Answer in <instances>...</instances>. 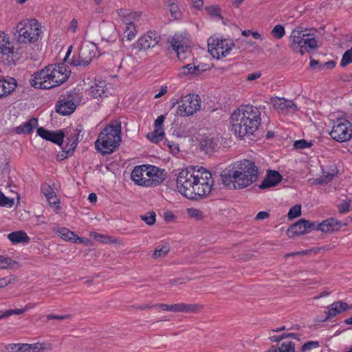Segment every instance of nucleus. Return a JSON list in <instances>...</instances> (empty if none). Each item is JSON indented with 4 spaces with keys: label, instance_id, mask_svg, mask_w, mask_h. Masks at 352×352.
<instances>
[{
    "label": "nucleus",
    "instance_id": "0eeeda50",
    "mask_svg": "<svg viewBox=\"0 0 352 352\" xmlns=\"http://www.w3.org/2000/svg\"><path fill=\"white\" fill-rule=\"evenodd\" d=\"M289 47L294 52H299L301 55L309 53L317 49V41L307 29L298 27L292 30L290 36Z\"/></svg>",
    "mask_w": 352,
    "mask_h": 352
},
{
    "label": "nucleus",
    "instance_id": "49530a36",
    "mask_svg": "<svg viewBox=\"0 0 352 352\" xmlns=\"http://www.w3.org/2000/svg\"><path fill=\"white\" fill-rule=\"evenodd\" d=\"M16 278L14 276H9L0 278V288H3L8 285L14 283Z\"/></svg>",
    "mask_w": 352,
    "mask_h": 352
},
{
    "label": "nucleus",
    "instance_id": "412c9836",
    "mask_svg": "<svg viewBox=\"0 0 352 352\" xmlns=\"http://www.w3.org/2000/svg\"><path fill=\"white\" fill-rule=\"evenodd\" d=\"M314 230H321L322 232L329 233L339 229L340 222L333 218H329L320 223H314Z\"/></svg>",
    "mask_w": 352,
    "mask_h": 352
},
{
    "label": "nucleus",
    "instance_id": "13d9d810",
    "mask_svg": "<svg viewBox=\"0 0 352 352\" xmlns=\"http://www.w3.org/2000/svg\"><path fill=\"white\" fill-rule=\"evenodd\" d=\"M69 318V315L60 316V315L49 314L47 316V320L56 319V320H63L67 319Z\"/></svg>",
    "mask_w": 352,
    "mask_h": 352
},
{
    "label": "nucleus",
    "instance_id": "37998d69",
    "mask_svg": "<svg viewBox=\"0 0 352 352\" xmlns=\"http://www.w3.org/2000/svg\"><path fill=\"white\" fill-rule=\"evenodd\" d=\"M77 143H75V142H73V143L71 144V147L68 150H63L62 152L59 153L57 155L58 159L63 160L64 159H66L69 157V154L72 153V151L74 150Z\"/></svg>",
    "mask_w": 352,
    "mask_h": 352
},
{
    "label": "nucleus",
    "instance_id": "423d86ee",
    "mask_svg": "<svg viewBox=\"0 0 352 352\" xmlns=\"http://www.w3.org/2000/svg\"><path fill=\"white\" fill-rule=\"evenodd\" d=\"M166 176L164 170L152 165L135 166L131 173V179L136 184L147 187L158 186Z\"/></svg>",
    "mask_w": 352,
    "mask_h": 352
},
{
    "label": "nucleus",
    "instance_id": "20e7f679",
    "mask_svg": "<svg viewBox=\"0 0 352 352\" xmlns=\"http://www.w3.org/2000/svg\"><path fill=\"white\" fill-rule=\"evenodd\" d=\"M70 73L64 63L50 65L34 73L30 85L35 88L49 89L65 82Z\"/></svg>",
    "mask_w": 352,
    "mask_h": 352
},
{
    "label": "nucleus",
    "instance_id": "603ef678",
    "mask_svg": "<svg viewBox=\"0 0 352 352\" xmlns=\"http://www.w3.org/2000/svg\"><path fill=\"white\" fill-rule=\"evenodd\" d=\"M36 132H37V134L40 137H41L43 139L46 140H48L49 139H50L51 131H47V130L45 129L44 128L39 127L37 129Z\"/></svg>",
    "mask_w": 352,
    "mask_h": 352
},
{
    "label": "nucleus",
    "instance_id": "473e14b6",
    "mask_svg": "<svg viewBox=\"0 0 352 352\" xmlns=\"http://www.w3.org/2000/svg\"><path fill=\"white\" fill-rule=\"evenodd\" d=\"M19 267V263L10 258L0 255V268L1 269H12Z\"/></svg>",
    "mask_w": 352,
    "mask_h": 352
},
{
    "label": "nucleus",
    "instance_id": "7c9ffc66",
    "mask_svg": "<svg viewBox=\"0 0 352 352\" xmlns=\"http://www.w3.org/2000/svg\"><path fill=\"white\" fill-rule=\"evenodd\" d=\"M57 233L64 240L69 241L74 243H77L78 241L81 242V239L78 236L66 228H60L59 230H58Z\"/></svg>",
    "mask_w": 352,
    "mask_h": 352
},
{
    "label": "nucleus",
    "instance_id": "ddd939ff",
    "mask_svg": "<svg viewBox=\"0 0 352 352\" xmlns=\"http://www.w3.org/2000/svg\"><path fill=\"white\" fill-rule=\"evenodd\" d=\"M201 100L198 95L188 94L182 99V104L177 109V114L188 116L196 113L200 109Z\"/></svg>",
    "mask_w": 352,
    "mask_h": 352
},
{
    "label": "nucleus",
    "instance_id": "4d7b16f0",
    "mask_svg": "<svg viewBox=\"0 0 352 352\" xmlns=\"http://www.w3.org/2000/svg\"><path fill=\"white\" fill-rule=\"evenodd\" d=\"M261 76V72L258 71V72H256L254 73L248 74L246 76V79L248 81H252V80L259 78Z\"/></svg>",
    "mask_w": 352,
    "mask_h": 352
},
{
    "label": "nucleus",
    "instance_id": "c756f323",
    "mask_svg": "<svg viewBox=\"0 0 352 352\" xmlns=\"http://www.w3.org/2000/svg\"><path fill=\"white\" fill-rule=\"evenodd\" d=\"M41 190L50 206H55L59 203L58 199L54 193V191L48 184H45L43 185L41 187Z\"/></svg>",
    "mask_w": 352,
    "mask_h": 352
},
{
    "label": "nucleus",
    "instance_id": "39448f33",
    "mask_svg": "<svg viewBox=\"0 0 352 352\" xmlns=\"http://www.w3.org/2000/svg\"><path fill=\"white\" fill-rule=\"evenodd\" d=\"M121 122L111 121L99 133L95 142L96 149L103 155L113 153L121 142Z\"/></svg>",
    "mask_w": 352,
    "mask_h": 352
},
{
    "label": "nucleus",
    "instance_id": "dca6fc26",
    "mask_svg": "<svg viewBox=\"0 0 352 352\" xmlns=\"http://www.w3.org/2000/svg\"><path fill=\"white\" fill-rule=\"evenodd\" d=\"M126 11L120 10L119 11L120 15L125 16ZM140 15L135 12L128 14V16H124L123 19V22L126 24V28L124 29V36L127 38L128 40L131 41L135 38L137 30L134 23V21L138 19Z\"/></svg>",
    "mask_w": 352,
    "mask_h": 352
},
{
    "label": "nucleus",
    "instance_id": "7ed1b4c3",
    "mask_svg": "<svg viewBox=\"0 0 352 352\" xmlns=\"http://www.w3.org/2000/svg\"><path fill=\"white\" fill-rule=\"evenodd\" d=\"M261 122L259 109L250 104L240 106L230 116L231 130L239 138L252 135Z\"/></svg>",
    "mask_w": 352,
    "mask_h": 352
},
{
    "label": "nucleus",
    "instance_id": "72a5a7b5",
    "mask_svg": "<svg viewBox=\"0 0 352 352\" xmlns=\"http://www.w3.org/2000/svg\"><path fill=\"white\" fill-rule=\"evenodd\" d=\"M164 135L163 129H155L153 131L148 133L146 136L151 142L157 143L163 139Z\"/></svg>",
    "mask_w": 352,
    "mask_h": 352
},
{
    "label": "nucleus",
    "instance_id": "aec40b11",
    "mask_svg": "<svg viewBox=\"0 0 352 352\" xmlns=\"http://www.w3.org/2000/svg\"><path fill=\"white\" fill-rule=\"evenodd\" d=\"M349 310V305L343 301L338 300L333 302L327 307V310L324 313L327 314L326 318L324 321H327L329 319L333 318L338 314H340L346 311Z\"/></svg>",
    "mask_w": 352,
    "mask_h": 352
},
{
    "label": "nucleus",
    "instance_id": "680f3d73",
    "mask_svg": "<svg viewBox=\"0 0 352 352\" xmlns=\"http://www.w3.org/2000/svg\"><path fill=\"white\" fill-rule=\"evenodd\" d=\"M23 313H24L23 309H16L7 310V315H8V316H10L11 315H14V314L20 315Z\"/></svg>",
    "mask_w": 352,
    "mask_h": 352
},
{
    "label": "nucleus",
    "instance_id": "e433bc0d",
    "mask_svg": "<svg viewBox=\"0 0 352 352\" xmlns=\"http://www.w3.org/2000/svg\"><path fill=\"white\" fill-rule=\"evenodd\" d=\"M279 352H295V344L292 341L283 342L278 346Z\"/></svg>",
    "mask_w": 352,
    "mask_h": 352
},
{
    "label": "nucleus",
    "instance_id": "0e129e2a",
    "mask_svg": "<svg viewBox=\"0 0 352 352\" xmlns=\"http://www.w3.org/2000/svg\"><path fill=\"white\" fill-rule=\"evenodd\" d=\"M77 28H78V21L76 19H73L70 22L69 30L73 33H75L76 32Z\"/></svg>",
    "mask_w": 352,
    "mask_h": 352
},
{
    "label": "nucleus",
    "instance_id": "69168bd1",
    "mask_svg": "<svg viewBox=\"0 0 352 352\" xmlns=\"http://www.w3.org/2000/svg\"><path fill=\"white\" fill-rule=\"evenodd\" d=\"M167 146L169 147L170 150L172 152L177 153L179 151L178 144H175V143H171L170 144V142H167Z\"/></svg>",
    "mask_w": 352,
    "mask_h": 352
},
{
    "label": "nucleus",
    "instance_id": "864d4df0",
    "mask_svg": "<svg viewBox=\"0 0 352 352\" xmlns=\"http://www.w3.org/2000/svg\"><path fill=\"white\" fill-rule=\"evenodd\" d=\"M91 236L94 238L96 240L98 241H100V242H102V243H107L109 239V237L107 236H105V235H102V234H98V233H93V234H91Z\"/></svg>",
    "mask_w": 352,
    "mask_h": 352
},
{
    "label": "nucleus",
    "instance_id": "5701e85b",
    "mask_svg": "<svg viewBox=\"0 0 352 352\" xmlns=\"http://www.w3.org/2000/svg\"><path fill=\"white\" fill-rule=\"evenodd\" d=\"M207 69L206 65H195L187 64L179 68V75L195 76L200 75L204 71Z\"/></svg>",
    "mask_w": 352,
    "mask_h": 352
},
{
    "label": "nucleus",
    "instance_id": "052dcab7",
    "mask_svg": "<svg viewBox=\"0 0 352 352\" xmlns=\"http://www.w3.org/2000/svg\"><path fill=\"white\" fill-rule=\"evenodd\" d=\"M309 250H302V251H298V252H293L291 253L286 254L284 256L285 257H289V256H301V255H306L308 254Z\"/></svg>",
    "mask_w": 352,
    "mask_h": 352
},
{
    "label": "nucleus",
    "instance_id": "f704fd0d",
    "mask_svg": "<svg viewBox=\"0 0 352 352\" xmlns=\"http://www.w3.org/2000/svg\"><path fill=\"white\" fill-rule=\"evenodd\" d=\"M336 173L337 170L335 169L331 170V172L323 171L322 176L317 179V182L318 184H327L333 179Z\"/></svg>",
    "mask_w": 352,
    "mask_h": 352
},
{
    "label": "nucleus",
    "instance_id": "4c0bfd02",
    "mask_svg": "<svg viewBox=\"0 0 352 352\" xmlns=\"http://www.w3.org/2000/svg\"><path fill=\"white\" fill-rule=\"evenodd\" d=\"M155 213L153 211L148 212L145 214H142L140 216V219L145 221V223L148 226H152L155 222Z\"/></svg>",
    "mask_w": 352,
    "mask_h": 352
},
{
    "label": "nucleus",
    "instance_id": "338daca9",
    "mask_svg": "<svg viewBox=\"0 0 352 352\" xmlns=\"http://www.w3.org/2000/svg\"><path fill=\"white\" fill-rule=\"evenodd\" d=\"M155 307H160L162 310H164V311H171V305H169L167 304L160 303V304L155 305Z\"/></svg>",
    "mask_w": 352,
    "mask_h": 352
},
{
    "label": "nucleus",
    "instance_id": "5fc2aeb1",
    "mask_svg": "<svg viewBox=\"0 0 352 352\" xmlns=\"http://www.w3.org/2000/svg\"><path fill=\"white\" fill-rule=\"evenodd\" d=\"M165 120V116L164 115H161L157 117V118L155 121V129H163L162 126Z\"/></svg>",
    "mask_w": 352,
    "mask_h": 352
},
{
    "label": "nucleus",
    "instance_id": "2eb2a0df",
    "mask_svg": "<svg viewBox=\"0 0 352 352\" xmlns=\"http://www.w3.org/2000/svg\"><path fill=\"white\" fill-rule=\"evenodd\" d=\"M76 96L67 94L62 95L56 104V111L62 116L72 114L76 109Z\"/></svg>",
    "mask_w": 352,
    "mask_h": 352
},
{
    "label": "nucleus",
    "instance_id": "09e8293b",
    "mask_svg": "<svg viewBox=\"0 0 352 352\" xmlns=\"http://www.w3.org/2000/svg\"><path fill=\"white\" fill-rule=\"evenodd\" d=\"M319 346L318 341H309L305 342L301 347V351L305 352Z\"/></svg>",
    "mask_w": 352,
    "mask_h": 352
},
{
    "label": "nucleus",
    "instance_id": "ea45409f",
    "mask_svg": "<svg viewBox=\"0 0 352 352\" xmlns=\"http://www.w3.org/2000/svg\"><path fill=\"white\" fill-rule=\"evenodd\" d=\"M271 34L274 38L280 39L283 38L285 34V28L281 25H276L272 30Z\"/></svg>",
    "mask_w": 352,
    "mask_h": 352
},
{
    "label": "nucleus",
    "instance_id": "4be33fe9",
    "mask_svg": "<svg viewBox=\"0 0 352 352\" xmlns=\"http://www.w3.org/2000/svg\"><path fill=\"white\" fill-rule=\"evenodd\" d=\"M202 309V305L199 304L176 303L171 305V311L182 313H198Z\"/></svg>",
    "mask_w": 352,
    "mask_h": 352
},
{
    "label": "nucleus",
    "instance_id": "cd10ccee",
    "mask_svg": "<svg viewBox=\"0 0 352 352\" xmlns=\"http://www.w3.org/2000/svg\"><path fill=\"white\" fill-rule=\"evenodd\" d=\"M170 250V244L168 242H162L159 243L155 248L152 258L157 259L160 258H164Z\"/></svg>",
    "mask_w": 352,
    "mask_h": 352
},
{
    "label": "nucleus",
    "instance_id": "e2e57ef3",
    "mask_svg": "<svg viewBox=\"0 0 352 352\" xmlns=\"http://www.w3.org/2000/svg\"><path fill=\"white\" fill-rule=\"evenodd\" d=\"M30 347V344L19 343V352H31Z\"/></svg>",
    "mask_w": 352,
    "mask_h": 352
},
{
    "label": "nucleus",
    "instance_id": "c03bdc74",
    "mask_svg": "<svg viewBox=\"0 0 352 352\" xmlns=\"http://www.w3.org/2000/svg\"><path fill=\"white\" fill-rule=\"evenodd\" d=\"M14 205V199L6 197L0 192V206L12 207Z\"/></svg>",
    "mask_w": 352,
    "mask_h": 352
},
{
    "label": "nucleus",
    "instance_id": "f03ea898",
    "mask_svg": "<svg viewBox=\"0 0 352 352\" xmlns=\"http://www.w3.org/2000/svg\"><path fill=\"white\" fill-rule=\"evenodd\" d=\"M258 170L250 160L237 161L221 175L223 183L230 188H243L258 179Z\"/></svg>",
    "mask_w": 352,
    "mask_h": 352
},
{
    "label": "nucleus",
    "instance_id": "f257e3e1",
    "mask_svg": "<svg viewBox=\"0 0 352 352\" xmlns=\"http://www.w3.org/2000/svg\"><path fill=\"white\" fill-rule=\"evenodd\" d=\"M213 184L211 173L203 167L182 170L177 177L178 191L190 199L208 195Z\"/></svg>",
    "mask_w": 352,
    "mask_h": 352
},
{
    "label": "nucleus",
    "instance_id": "58836bf2",
    "mask_svg": "<svg viewBox=\"0 0 352 352\" xmlns=\"http://www.w3.org/2000/svg\"><path fill=\"white\" fill-rule=\"evenodd\" d=\"M187 214L190 217L194 218L197 220H201L204 217L203 212L201 210L195 208H188Z\"/></svg>",
    "mask_w": 352,
    "mask_h": 352
},
{
    "label": "nucleus",
    "instance_id": "6e6d98bb",
    "mask_svg": "<svg viewBox=\"0 0 352 352\" xmlns=\"http://www.w3.org/2000/svg\"><path fill=\"white\" fill-rule=\"evenodd\" d=\"M206 10L210 15L220 16V9L218 7L210 6L206 8Z\"/></svg>",
    "mask_w": 352,
    "mask_h": 352
},
{
    "label": "nucleus",
    "instance_id": "2f4dec72",
    "mask_svg": "<svg viewBox=\"0 0 352 352\" xmlns=\"http://www.w3.org/2000/svg\"><path fill=\"white\" fill-rule=\"evenodd\" d=\"M217 146V143L212 138L204 137L201 140L200 147L206 153L213 151Z\"/></svg>",
    "mask_w": 352,
    "mask_h": 352
},
{
    "label": "nucleus",
    "instance_id": "bf43d9fd",
    "mask_svg": "<svg viewBox=\"0 0 352 352\" xmlns=\"http://www.w3.org/2000/svg\"><path fill=\"white\" fill-rule=\"evenodd\" d=\"M269 217H270L269 212H265V211H261L256 214L255 219L258 220V221L264 220L265 219H267Z\"/></svg>",
    "mask_w": 352,
    "mask_h": 352
},
{
    "label": "nucleus",
    "instance_id": "6e6552de",
    "mask_svg": "<svg viewBox=\"0 0 352 352\" xmlns=\"http://www.w3.org/2000/svg\"><path fill=\"white\" fill-rule=\"evenodd\" d=\"M41 25L35 19L24 20L16 27L19 34L18 41L21 43H32L38 39Z\"/></svg>",
    "mask_w": 352,
    "mask_h": 352
},
{
    "label": "nucleus",
    "instance_id": "4468645a",
    "mask_svg": "<svg viewBox=\"0 0 352 352\" xmlns=\"http://www.w3.org/2000/svg\"><path fill=\"white\" fill-rule=\"evenodd\" d=\"M0 54L8 64H14L19 59L18 50H14V46L4 32H0Z\"/></svg>",
    "mask_w": 352,
    "mask_h": 352
},
{
    "label": "nucleus",
    "instance_id": "bb28decb",
    "mask_svg": "<svg viewBox=\"0 0 352 352\" xmlns=\"http://www.w3.org/2000/svg\"><path fill=\"white\" fill-rule=\"evenodd\" d=\"M106 82L104 81L93 82L88 89L89 94L94 98L106 96Z\"/></svg>",
    "mask_w": 352,
    "mask_h": 352
},
{
    "label": "nucleus",
    "instance_id": "c85d7f7f",
    "mask_svg": "<svg viewBox=\"0 0 352 352\" xmlns=\"http://www.w3.org/2000/svg\"><path fill=\"white\" fill-rule=\"evenodd\" d=\"M8 238L13 243H28L30 241V237L23 230L11 232L8 235Z\"/></svg>",
    "mask_w": 352,
    "mask_h": 352
},
{
    "label": "nucleus",
    "instance_id": "a211bd4d",
    "mask_svg": "<svg viewBox=\"0 0 352 352\" xmlns=\"http://www.w3.org/2000/svg\"><path fill=\"white\" fill-rule=\"evenodd\" d=\"M160 36L155 32H148L142 36L137 42V47L140 50H146L154 47L159 42Z\"/></svg>",
    "mask_w": 352,
    "mask_h": 352
},
{
    "label": "nucleus",
    "instance_id": "3c124183",
    "mask_svg": "<svg viewBox=\"0 0 352 352\" xmlns=\"http://www.w3.org/2000/svg\"><path fill=\"white\" fill-rule=\"evenodd\" d=\"M171 16L175 19H178L180 16V12L178 8V6L175 3L170 4L169 8Z\"/></svg>",
    "mask_w": 352,
    "mask_h": 352
},
{
    "label": "nucleus",
    "instance_id": "8fccbe9b",
    "mask_svg": "<svg viewBox=\"0 0 352 352\" xmlns=\"http://www.w3.org/2000/svg\"><path fill=\"white\" fill-rule=\"evenodd\" d=\"M311 143L307 142L305 140H297L294 142V144L295 148H296V149H302V148H309L311 146Z\"/></svg>",
    "mask_w": 352,
    "mask_h": 352
},
{
    "label": "nucleus",
    "instance_id": "c9c22d12",
    "mask_svg": "<svg viewBox=\"0 0 352 352\" xmlns=\"http://www.w3.org/2000/svg\"><path fill=\"white\" fill-rule=\"evenodd\" d=\"M64 133L60 131H51L50 139L48 141H51L58 145H61L63 142Z\"/></svg>",
    "mask_w": 352,
    "mask_h": 352
},
{
    "label": "nucleus",
    "instance_id": "9b49d317",
    "mask_svg": "<svg viewBox=\"0 0 352 352\" xmlns=\"http://www.w3.org/2000/svg\"><path fill=\"white\" fill-rule=\"evenodd\" d=\"M233 47V43L227 39L211 36L208 39V52L217 59L226 56Z\"/></svg>",
    "mask_w": 352,
    "mask_h": 352
},
{
    "label": "nucleus",
    "instance_id": "de8ad7c7",
    "mask_svg": "<svg viewBox=\"0 0 352 352\" xmlns=\"http://www.w3.org/2000/svg\"><path fill=\"white\" fill-rule=\"evenodd\" d=\"M2 352H19V343L18 344H8L3 346L1 349Z\"/></svg>",
    "mask_w": 352,
    "mask_h": 352
},
{
    "label": "nucleus",
    "instance_id": "774afa93",
    "mask_svg": "<svg viewBox=\"0 0 352 352\" xmlns=\"http://www.w3.org/2000/svg\"><path fill=\"white\" fill-rule=\"evenodd\" d=\"M192 5L195 8L200 9L203 6V0H191Z\"/></svg>",
    "mask_w": 352,
    "mask_h": 352
},
{
    "label": "nucleus",
    "instance_id": "a878e982",
    "mask_svg": "<svg viewBox=\"0 0 352 352\" xmlns=\"http://www.w3.org/2000/svg\"><path fill=\"white\" fill-rule=\"evenodd\" d=\"M37 125L38 120L35 118H32L28 122L14 128V131L17 134L28 135L32 133Z\"/></svg>",
    "mask_w": 352,
    "mask_h": 352
},
{
    "label": "nucleus",
    "instance_id": "b1692460",
    "mask_svg": "<svg viewBox=\"0 0 352 352\" xmlns=\"http://www.w3.org/2000/svg\"><path fill=\"white\" fill-rule=\"evenodd\" d=\"M282 179L281 175L276 170H269L260 188L262 189L276 186Z\"/></svg>",
    "mask_w": 352,
    "mask_h": 352
},
{
    "label": "nucleus",
    "instance_id": "6ab92c4d",
    "mask_svg": "<svg viewBox=\"0 0 352 352\" xmlns=\"http://www.w3.org/2000/svg\"><path fill=\"white\" fill-rule=\"evenodd\" d=\"M314 223L301 219L292 225L289 228L288 232L296 235L303 234L314 230Z\"/></svg>",
    "mask_w": 352,
    "mask_h": 352
},
{
    "label": "nucleus",
    "instance_id": "f8f14e48",
    "mask_svg": "<svg viewBox=\"0 0 352 352\" xmlns=\"http://www.w3.org/2000/svg\"><path fill=\"white\" fill-rule=\"evenodd\" d=\"M190 41L186 32L176 33L170 41L173 49L177 52V57L179 60L186 59L187 54H190L189 47Z\"/></svg>",
    "mask_w": 352,
    "mask_h": 352
},
{
    "label": "nucleus",
    "instance_id": "a19ab883",
    "mask_svg": "<svg viewBox=\"0 0 352 352\" xmlns=\"http://www.w3.org/2000/svg\"><path fill=\"white\" fill-rule=\"evenodd\" d=\"M301 214V206L295 205L289 211L287 217L289 219H293L299 217Z\"/></svg>",
    "mask_w": 352,
    "mask_h": 352
},
{
    "label": "nucleus",
    "instance_id": "393cba45",
    "mask_svg": "<svg viewBox=\"0 0 352 352\" xmlns=\"http://www.w3.org/2000/svg\"><path fill=\"white\" fill-rule=\"evenodd\" d=\"M16 87V82L14 78L9 77L8 78H0V94L1 98L8 95L13 91Z\"/></svg>",
    "mask_w": 352,
    "mask_h": 352
},
{
    "label": "nucleus",
    "instance_id": "1a4fd4ad",
    "mask_svg": "<svg viewBox=\"0 0 352 352\" xmlns=\"http://www.w3.org/2000/svg\"><path fill=\"white\" fill-rule=\"evenodd\" d=\"M72 51V46L67 49L66 55L63 59L64 61L69 63L73 66H87L90 64L92 59L96 56V47L90 43L81 45L78 54L74 56L71 59L69 58Z\"/></svg>",
    "mask_w": 352,
    "mask_h": 352
},
{
    "label": "nucleus",
    "instance_id": "f3484780",
    "mask_svg": "<svg viewBox=\"0 0 352 352\" xmlns=\"http://www.w3.org/2000/svg\"><path fill=\"white\" fill-rule=\"evenodd\" d=\"M272 103L274 108L280 111L283 113H294L299 110L297 104L292 100L283 98L274 99Z\"/></svg>",
    "mask_w": 352,
    "mask_h": 352
},
{
    "label": "nucleus",
    "instance_id": "79ce46f5",
    "mask_svg": "<svg viewBox=\"0 0 352 352\" xmlns=\"http://www.w3.org/2000/svg\"><path fill=\"white\" fill-rule=\"evenodd\" d=\"M351 205V199H344L340 204L338 205V211L340 213L343 214L349 211Z\"/></svg>",
    "mask_w": 352,
    "mask_h": 352
},
{
    "label": "nucleus",
    "instance_id": "9d476101",
    "mask_svg": "<svg viewBox=\"0 0 352 352\" xmlns=\"http://www.w3.org/2000/svg\"><path fill=\"white\" fill-rule=\"evenodd\" d=\"M331 137L338 142H345L352 138V124L345 118H338L332 122Z\"/></svg>",
    "mask_w": 352,
    "mask_h": 352
},
{
    "label": "nucleus",
    "instance_id": "a18cd8bd",
    "mask_svg": "<svg viewBox=\"0 0 352 352\" xmlns=\"http://www.w3.org/2000/svg\"><path fill=\"white\" fill-rule=\"evenodd\" d=\"M30 351L31 352H38V351H43L45 350H50L51 349V346H49L47 347H45L43 346V344L41 343H34V344H30Z\"/></svg>",
    "mask_w": 352,
    "mask_h": 352
}]
</instances>
